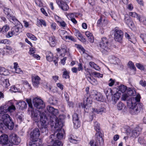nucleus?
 Listing matches in <instances>:
<instances>
[{"instance_id": "f257e3e1", "label": "nucleus", "mask_w": 146, "mask_h": 146, "mask_svg": "<svg viewBox=\"0 0 146 146\" xmlns=\"http://www.w3.org/2000/svg\"><path fill=\"white\" fill-rule=\"evenodd\" d=\"M140 96H137L135 97H131L127 100V95H123V99L124 100H127V106L131 109L130 112L132 114L137 113L143 108L142 104L137 103L140 101Z\"/></svg>"}, {"instance_id": "f03ea898", "label": "nucleus", "mask_w": 146, "mask_h": 146, "mask_svg": "<svg viewBox=\"0 0 146 146\" xmlns=\"http://www.w3.org/2000/svg\"><path fill=\"white\" fill-rule=\"evenodd\" d=\"M100 46L103 54L108 55L110 53L111 50L110 43L108 39L106 37L102 38L100 42Z\"/></svg>"}, {"instance_id": "7ed1b4c3", "label": "nucleus", "mask_w": 146, "mask_h": 146, "mask_svg": "<svg viewBox=\"0 0 146 146\" xmlns=\"http://www.w3.org/2000/svg\"><path fill=\"white\" fill-rule=\"evenodd\" d=\"M40 135L38 129H34L30 134L31 140L29 143L30 146H39L41 143H39L38 139Z\"/></svg>"}, {"instance_id": "20e7f679", "label": "nucleus", "mask_w": 146, "mask_h": 146, "mask_svg": "<svg viewBox=\"0 0 146 146\" xmlns=\"http://www.w3.org/2000/svg\"><path fill=\"white\" fill-rule=\"evenodd\" d=\"M1 120H2L3 123L4 129H2V130L6 128V127H7L10 130H12L14 126L13 122L12 121L11 118L9 115L7 113L1 116Z\"/></svg>"}, {"instance_id": "39448f33", "label": "nucleus", "mask_w": 146, "mask_h": 146, "mask_svg": "<svg viewBox=\"0 0 146 146\" xmlns=\"http://www.w3.org/2000/svg\"><path fill=\"white\" fill-rule=\"evenodd\" d=\"M40 118L41 124L42 127L41 129V132L44 133V135H46L48 133L47 127L49 124V121L48 118L45 117L44 113L41 114Z\"/></svg>"}, {"instance_id": "423d86ee", "label": "nucleus", "mask_w": 146, "mask_h": 146, "mask_svg": "<svg viewBox=\"0 0 146 146\" xmlns=\"http://www.w3.org/2000/svg\"><path fill=\"white\" fill-rule=\"evenodd\" d=\"M94 129L96 131V133L95 134V137L96 141H98L100 145L103 144L104 141L102 137V135L100 131V124L97 122L94 123Z\"/></svg>"}, {"instance_id": "0eeeda50", "label": "nucleus", "mask_w": 146, "mask_h": 146, "mask_svg": "<svg viewBox=\"0 0 146 146\" xmlns=\"http://www.w3.org/2000/svg\"><path fill=\"white\" fill-rule=\"evenodd\" d=\"M21 27H22L23 26L21 24L16 25L15 26L12 27L10 31L6 35V36L7 38H10L13 36V35H17L20 32V29Z\"/></svg>"}, {"instance_id": "6e6552de", "label": "nucleus", "mask_w": 146, "mask_h": 146, "mask_svg": "<svg viewBox=\"0 0 146 146\" xmlns=\"http://www.w3.org/2000/svg\"><path fill=\"white\" fill-rule=\"evenodd\" d=\"M123 36V33L118 27H116L114 31V38L116 41L121 42Z\"/></svg>"}, {"instance_id": "1a4fd4ad", "label": "nucleus", "mask_w": 146, "mask_h": 146, "mask_svg": "<svg viewBox=\"0 0 146 146\" xmlns=\"http://www.w3.org/2000/svg\"><path fill=\"white\" fill-rule=\"evenodd\" d=\"M33 103L35 107L38 109H42L45 107V104L41 99L35 98L33 99Z\"/></svg>"}, {"instance_id": "9d476101", "label": "nucleus", "mask_w": 146, "mask_h": 146, "mask_svg": "<svg viewBox=\"0 0 146 146\" xmlns=\"http://www.w3.org/2000/svg\"><path fill=\"white\" fill-rule=\"evenodd\" d=\"M44 113L46 117L45 114L43 112H42L37 110H33L31 111V116L33 119L36 122H37L40 118V116L42 114Z\"/></svg>"}, {"instance_id": "9b49d317", "label": "nucleus", "mask_w": 146, "mask_h": 146, "mask_svg": "<svg viewBox=\"0 0 146 146\" xmlns=\"http://www.w3.org/2000/svg\"><path fill=\"white\" fill-rule=\"evenodd\" d=\"M11 142L14 145H18L21 142L20 138L16 134L12 133L9 136Z\"/></svg>"}, {"instance_id": "f8f14e48", "label": "nucleus", "mask_w": 146, "mask_h": 146, "mask_svg": "<svg viewBox=\"0 0 146 146\" xmlns=\"http://www.w3.org/2000/svg\"><path fill=\"white\" fill-rule=\"evenodd\" d=\"M92 98L90 97L87 98L84 100L83 107L84 108V110L85 111H87L89 110L91 107V105L92 104Z\"/></svg>"}, {"instance_id": "ddd939ff", "label": "nucleus", "mask_w": 146, "mask_h": 146, "mask_svg": "<svg viewBox=\"0 0 146 146\" xmlns=\"http://www.w3.org/2000/svg\"><path fill=\"white\" fill-rule=\"evenodd\" d=\"M56 3L58 6L63 11H67L69 9V6L67 4L62 1L57 0Z\"/></svg>"}, {"instance_id": "4468645a", "label": "nucleus", "mask_w": 146, "mask_h": 146, "mask_svg": "<svg viewBox=\"0 0 146 146\" xmlns=\"http://www.w3.org/2000/svg\"><path fill=\"white\" fill-rule=\"evenodd\" d=\"M0 143L3 144L2 146H12L9 143L8 136L6 135L0 136Z\"/></svg>"}, {"instance_id": "2eb2a0df", "label": "nucleus", "mask_w": 146, "mask_h": 146, "mask_svg": "<svg viewBox=\"0 0 146 146\" xmlns=\"http://www.w3.org/2000/svg\"><path fill=\"white\" fill-rule=\"evenodd\" d=\"M72 117L74 127L75 128H78L80 126V122L78 115L76 113H74Z\"/></svg>"}, {"instance_id": "dca6fc26", "label": "nucleus", "mask_w": 146, "mask_h": 146, "mask_svg": "<svg viewBox=\"0 0 146 146\" xmlns=\"http://www.w3.org/2000/svg\"><path fill=\"white\" fill-rule=\"evenodd\" d=\"M40 80V78L37 76H33L32 77V84L35 87L37 88L38 87Z\"/></svg>"}, {"instance_id": "f3484780", "label": "nucleus", "mask_w": 146, "mask_h": 146, "mask_svg": "<svg viewBox=\"0 0 146 146\" xmlns=\"http://www.w3.org/2000/svg\"><path fill=\"white\" fill-rule=\"evenodd\" d=\"M141 130V128L139 127L135 128L132 131V136L134 137H138L140 134Z\"/></svg>"}, {"instance_id": "a211bd4d", "label": "nucleus", "mask_w": 146, "mask_h": 146, "mask_svg": "<svg viewBox=\"0 0 146 146\" xmlns=\"http://www.w3.org/2000/svg\"><path fill=\"white\" fill-rule=\"evenodd\" d=\"M69 141L72 143L76 144L79 142L78 138L76 136L72 135H70L68 137Z\"/></svg>"}, {"instance_id": "6ab92c4d", "label": "nucleus", "mask_w": 146, "mask_h": 146, "mask_svg": "<svg viewBox=\"0 0 146 146\" xmlns=\"http://www.w3.org/2000/svg\"><path fill=\"white\" fill-rule=\"evenodd\" d=\"M47 109L48 111L50 113L51 115H58V110L56 109H54L53 107L48 106L47 107Z\"/></svg>"}, {"instance_id": "aec40b11", "label": "nucleus", "mask_w": 146, "mask_h": 146, "mask_svg": "<svg viewBox=\"0 0 146 146\" xmlns=\"http://www.w3.org/2000/svg\"><path fill=\"white\" fill-rule=\"evenodd\" d=\"M75 35L82 42H86V39L84 38L82 35L79 31L78 30L76 31L75 33Z\"/></svg>"}, {"instance_id": "412c9836", "label": "nucleus", "mask_w": 146, "mask_h": 146, "mask_svg": "<svg viewBox=\"0 0 146 146\" xmlns=\"http://www.w3.org/2000/svg\"><path fill=\"white\" fill-rule=\"evenodd\" d=\"M92 111L98 114H102L103 113L105 112L106 109L104 107H101L99 109L92 108Z\"/></svg>"}, {"instance_id": "4be33fe9", "label": "nucleus", "mask_w": 146, "mask_h": 146, "mask_svg": "<svg viewBox=\"0 0 146 146\" xmlns=\"http://www.w3.org/2000/svg\"><path fill=\"white\" fill-rule=\"evenodd\" d=\"M17 105H18L19 108L21 110L26 109L27 107V103L25 101H20L16 103Z\"/></svg>"}, {"instance_id": "5701e85b", "label": "nucleus", "mask_w": 146, "mask_h": 146, "mask_svg": "<svg viewBox=\"0 0 146 146\" xmlns=\"http://www.w3.org/2000/svg\"><path fill=\"white\" fill-rule=\"evenodd\" d=\"M57 115L54 114L51 115L50 117V122L52 123L53 122L54 120H55L56 122V124H58L59 120L58 118H57L56 115Z\"/></svg>"}, {"instance_id": "b1692460", "label": "nucleus", "mask_w": 146, "mask_h": 146, "mask_svg": "<svg viewBox=\"0 0 146 146\" xmlns=\"http://www.w3.org/2000/svg\"><path fill=\"white\" fill-rule=\"evenodd\" d=\"M64 130L62 129H60L56 135L57 137L59 139H62L64 137Z\"/></svg>"}, {"instance_id": "393cba45", "label": "nucleus", "mask_w": 146, "mask_h": 146, "mask_svg": "<svg viewBox=\"0 0 146 146\" xmlns=\"http://www.w3.org/2000/svg\"><path fill=\"white\" fill-rule=\"evenodd\" d=\"M2 82H1V84L4 87L7 88L10 86V84L9 82V80L7 79L1 78Z\"/></svg>"}, {"instance_id": "a878e982", "label": "nucleus", "mask_w": 146, "mask_h": 146, "mask_svg": "<svg viewBox=\"0 0 146 146\" xmlns=\"http://www.w3.org/2000/svg\"><path fill=\"white\" fill-rule=\"evenodd\" d=\"M46 58L47 60L49 62L53 60V55L50 52L47 51L46 52Z\"/></svg>"}, {"instance_id": "bb28decb", "label": "nucleus", "mask_w": 146, "mask_h": 146, "mask_svg": "<svg viewBox=\"0 0 146 146\" xmlns=\"http://www.w3.org/2000/svg\"><path fill=\"white\" fill-rule=\"evenodd\" d=\"M127 94L129 96H134L136 94V92L133 88H129L127 90Z\"/></svg>"}, {"instance_id": "cd10ccee", "label": "nucleus", "mask_w": 146, "mask_h": 146, "mask_svg": "<svg viewBox=\"0 0 146 146\" xmlns=\"http://www.w3.org/2000/svg\"><path fill=\"white\" fill-rule=\"evenodd\" d=\"M4 13L7 15V17L8 18H10L11 17V9L9 8L5 7L4 9Z\"/></svg>"}, {"instance_id": "c85d7f7f", "label": "nucleus", "mask_w": 146, "mask_h": 146, "mask_svg": "<svg viewBox=\"0 0 146 146\" xmlns=\"http://www.w3.org/2000/svg\"><path fill=\"white\" fill-rule=\"evenodd\" d=\"M120 98V96L118 93L114 94L113 96L112 101L113 104L116 103L117 101Z\"/></svg>"}, {"instance_id": "c756f323", "label": "nucleus", "mask_w": 146, "mask_h": 146, "mask_svg": "<svg viewBox=\"0 0 146 146\" xmlns=\"http://www.w3.org/2000/svg\"><path fill=\"white\" fill-rule=\"evenodd\" d=\"M49 42L51 46H54L56 44V40L54 36H51L49 38Z\"/></svg>"}, {"instance_id": "7c9ffc66", "label": "nucleus", "mask_w": 146, "mask_h": 146, "mask_svg": "<svg viewBox=\"0 0 146 146\" xmlns=\"http://www.w3.org/2000/svg\"><path fill=\"white\" fill-rule=\"evenodd\" d=\"M89 65L91 67L94 68L96 70L99 71L100 70V67L93 62H89Z\"/></svg>"}, {"instance_id": "2f4dec72", "label": "nucleus", "mask_w": 146, "mask_h": 146, "mask_svg": "<svg viewBox=\"0 0 146 146\" xmlns=\"http://www.w3.org/2000/svg\"><path fill=\"white\" fill-rule=\"evenodd\" d=\"M129 15L133 17L136 18L139 21H141L140 16L135 12H130L129 13Z\"/></svg>"}, {"instance_id": "473e14b6", "label": "nucleus", "mask_w": 146, "mask_h": 146, "mask_svg": "<svg viewBox=\"0 0 146 146\" xmlns=\"http://www.w3.org/2000/svg\"><path fill=\"white\" fill-rule=\"evenodd\" d=\"M87 78L88 80L93 85H95L97 84V81L93 77H88Z\"/></svg>"}, {"instance_id": "72a5a7b5", "label": "nucleus", "mask_w": 146, "mask_h": 146, "mask_svg": "<svg viewBox=\"0 0 146 146\" xmlns=\"http://www.w3.org/2000/svg\"><path fill=\"white\" fill-rule=\"evenodd\" d=\"M11 17L9 18H8L10 20H11L13 22V23L15 25H19V24H21L18 20L15 17L13 16L12 15H11Z\"/></svg>"}, {"instance_id": "f704fd0d", "label": "nucleus", "mask_w": 146, "mask_h": 146, "mask_svg": "<svg viewBox=\"0 0 146 146\" xmlns=\"http://www.w3.org/2000/svg\"><path fill=\"white\" fill-rule=\"evenodd\" d=\"M16 108L15 106L14 105H11L9 106L7 109L5 110V112H12L13 111L15 110Z\"/></svg>"}, {"instance_id": "c9c22d12", "label": "nucleus", "mask_w": 146, "mask_h": 146, "mask_svg": "<svg viewBox=\"0 0 146 146\" xmlns=\"http://www.w3.org/2000/svg\"><path fill=\"white\" fill-rule=\"evenodd\" d=\"M127 87L123 85H121L118 87L119 90L122 93H123L127 90Z\"/></svg>"}, {"instance_id": "e433bc0d", "label": "nucleus", "mask_w": 146, "mask_h": 146, "mask_svg": "<svg viewBox=\"0 0 146 146\" xmlns=\"http://www.w3.org/2000/svg\"><path fill=\"white\" fill-rule=\"evenodd\" d=\"M66 16L68 18H70V19L77 17L76 13H70L66 15Z\"/></svg>"}, {"instance_id": "4c0bfd02", "label": "nucleus", "mask_w": 146, "mask_h": 146, "mask_svg": "<svg viewBox=\"0 0 146 146\" xmlns=\"http://www.w3.org/2000/svg\"><path fill=\"white\" fill-rule=\"evenodd\" d=\"M125 107L124 104L121 102H119L117 105V108L118 110H121Z\"/></svg>"}, {"instance_id": "58836bf2", "label": "nucleus", "mask_w": 146, "mask_h": 146, "mask_svg": "<svg viewBox=\"0 0 146 146\" xmlns=\"http://www.w3.org/2000/svg\"><path fill=\"white\" fill-rule=\"evenodd\" d=\"M7 70L5 68L3 67H0V74L6 75L7 74L6 72H7Z\"/></svg>"}, {"instance_id": "ea45409f", "label": "nucleus", "mask_w": 146, "mask_h": 146, "mask_svg": "<svg viewBox=\"0 0 146 146\" xmlns=\"http://www.w3.org/2000/svg\"><path fill=\"white\" fill-rule=\"evenodd\" d=\"M60 48L62 51V53H64L67 52V48L66 45L64 44H62L60 47Z\"/></svg>"}, {"instance_id": "a19ab883", "label": "nucleus", "mask_w": 146, "mask_h": 146, "mask_svg": "<svg viewBox=\"0 0 146 146\" xmlns=\"http://www.w3.org/2000/svg\"><path fill=\"white\" fill-rule=\"evenodd\" d=\"M128 65L131 69L133 70L134 71H135L136 69L133 63L131 61H129L128 63Z\"/></svg>"}, {"instance_id": "79ce46f5", "label": "nucleus", "mask_w": 146, "mask_h": 146, "mask_svg": "<svg viewBox=\"0 0 146 146\" xmlns=\"http://www.w3.org/2000/svg\"><path fill=\"white\" fill-rule=\"evenodd\" d=\"M64 39H68L71 40L73 42H76V40L72 36H68L67 35H66L64 37H63Z\"/></svg>"}, {"instance_id": "37998d69", "label": "nucleus", "mask_w": 146, "mask_h": 146, "mask_svg": "<svg viewBox=\"0 0 146 146\" xmlns=\"http://www.w3.org/2000/svg\"><path fill=\"white\" fill-rule=\"evenodd\" d=\"M94 97L98 101H101L102 98V96L99 93L96 94Z\"/></svg>"}, {"instance_id": "c03bdc74", "label": "nucleus", "mask_w": 146, "mask_h": 146, "mask_svg": "<svg viewBox=\"0 0 146 146\" xmlns=\"http://www.w3.org/2000/svg\"><path fill=\"white\" fill-rule=\"evenodd\" d=\"M27 36L32 40H36V38L34 35L30 33H27Z\"/></svg>"}, {"instance_id": "a18cd8bd", "label": "nucleus", "mask_w": 146, "mask_h": 146, "mask_svg": "<svg viewBox=\"0 0 146 146\" xmlns=\"http://www.w3.org/2000/svg\"><path fill=\"white\" fill-rule=\"evenodd\" d=\"M95 137L96 142H94L93 140L91 141L89 143L90 146H98L97 144V142H99V141H96V137Z\"/></svg>"}, {"instance_id": "49530a36", "label": "nucleus", "mask_w": 146, "mask_h": 146, "mask_svg": "<svg viewBox=\"0 0 146 146\" xmlns=\"http://www.w3.org/2000/svg\"><path fill=\"white\" fill-rule=\"evenodd\" d=\"M49 101L50 103L52 104H55L57 102V101L53 98H49Z\"/></svg>"}, {"instance_id": "de8ad7c7", "label": "nucleus", "mask_w": 146, "mask_h": 146, "mask_svg": "<svg viewBox=\"0 0 146 146\" xmlns=\"http://www.w3.org/2000/svg\"><path fill=\"white\" fill-rule=\"evenodd\" d=\"M9 26L7 25H6L2 28V31L6 32L9 30Z\"/></svg>"}, {"instance_id": "09e8293b", "label": "nucleus", "mask_w": 146, "mask_h": 146, "mask_svg": "<svg viewBox=\"0 0 146 146\" xmlns=\"http://www.w3.org/2000/svg\"><path fill=\"white\" fill-rule=\"evenodd\" d=\"M5 110L4 109V106H1L0 107V114H2L0 115L1 117L2 115L4 114L5 113H6Z\"/></svg>"}, {"instance_id": "8fccbe9b", "label": "nucleus", "mask_w": 146, "mask_h": 146, "mask_svg": "<svg viewBox=\"0 0 146 146\" xmlns=\"http://www.w3.org/2000/svg\"><path fill=\"white\" fill-rule=\"evenodd\" d=\"M63 77L66 79L68 78L69 77L68 73L66 71V69H64Z\"/></svg>"}, {"instance_id": "3c124183", "label": "nucleus", "mask_w": 146, "mask_h": 146, "mask_svg": "<svg viewBox=\"0 0 146 146\" xmlns=\"http://www.w3.org/2000/svg\"><path fill=\"white\" fill-rule=\"evenodd\" d=\"M9 42L10 41L7 39L0 40V44H8Z\"/></svg>"}, {"instance_id": "603ef678", "label": "nucleus", "mask_w": 146, "mask_h": 146, "mask_svg": "<svg viewBox=\"0 0 146 146\" xmlns=\"http://www.w3.org/2000/svg\"><path fill=\"white\" fill-rule=\"evenodd\" d=\"M83 49L84 50L82 49V48H81L80 50H81L83 52V53L84 54V56L85 57H86L87 58H88V57H90L91 58H92V57L91 56H90V55H89L88 54L86 53H85V49L83 47Z\"/></svg>"}, {"instance_id": "864d4df0", "label": "nucleus", "mask_w": 146, "mask_h": 146, "mask_svg": "<svg viewBox=\"0 0 146 146\" xmlns=\"http://www.w3.org/2000/svg\"><path fill=\"white\" fill-rule=\"evenodd\" d=\"M115 82V80H113L111 78H110L109 81V83H108V85L110 86H112Z\"/></svg>"}, {"instance_id": "5fc2aeb1", "label": "nucleus", "mask_w": 146, "mask_h": 146, "mask_svg": "<svg viewBox=\"0 0 146 146\" xmlns=\"http://www.w3.org/2000/svg\"><path fill=\"white\" fill-rule=\"evenodd\" d=\"M67 33V32L64 30L61 31L60 32V35L62 37V38L63 39H64L63 37L65 36H63L64 35H65Z\"/></svg>"}, {"instance_id": "6e6d98bb", "label": "nucleus", "mask_w": 146, "mask_h": 146, "mask_svg": "<svg viewBox=\"0 0 146 146\" xmlns=\"http://www.w3.org/2000/svg\"><path fill=\"white\" fill-rule=\"evenodd\" d=\"M15 72L17 73L22 74H23V71L19 67L15 69Z\"/></svg>"}, {"instance_id": "4d7b16f0", "label": "nucleus", "mask_w": 146, "mask_h": 146, "mask_svg": "<svg viewBox=\"0 0 146 146\" xmlns=\"http://www.w3.org/2000/svg\"><path fill=\"white\" fill-rule=\"evenodd\" d=\"M35 2L38 6L40 7L42 5V3L41 0H35Z\"/></svg>"}, {"instance_id": "13d9d810", "label": "nucleus", "mask_w": 146, "mask_h": 146, "mask_svg": "<svg viewBox=\"0 0 146 146\" xmlns=\"http://www.w3.org/2000/svg\"><path fill=\"white\" fill-rule=\"evenodd\" d=\"M26 100L29 105V106L30 108H32L33 107V106L31 102V99H27Z\"/></svg>"}, {"instance_id": "bf43d9fd", "label": "nucleus", "mask_w": 146, "mask_h": 146, "mask_svg": "<svg viewBox=\"0 0 146 146\" xmlns=\"http://www.w3.org/2000/svg\"><path fill=\"white\" fill-rule=\"evenodd\" d=\"M136 66L137 68L141 70H143L144 69L143 66L139 63L136 64Z\"/></svg>"}, {"instance_id": "052dcab7", "label": "nucleus", "mask_w": 146, "mask_h": 146, "mask_svg": "<svg viewBox=\"0 0 146 146\" xmlns=\"http://www.w3.org/2000/svg\"><path fill=\"white\" fill-rule=\"evenodd\" d=\"M39 21L40 23V25H42L44 27H46V23L44 20L42 19H40L39 20Z\"/></svg>"}, {"instance_id": "680f3d73", "label": "nucleus", "mask_w": 146, "mask_h": 146, "mask_svg": "<svg viewBox=\"0 0 146 146\" xmlns=\"http://www.w3.org/2000/svg\"><path fill=\"white\" fill-rule=\"evenodd\" d=\"M125 23L127 25H129V24L131 25V23H132V22L130 19H127V18H125Z\"/></svg>"}, {"instance_id": "e2e57ef3", "label": "nucleus", "mask_w": 146, "mask_h": 146, "mask_svg": "<svg viewBox=\"0 0 146 146\" xmlns=\"http://www.w3.org/2000/svg\"><path fill=\"white\" fill-rule=\"evenodd\" d=\"M11 91L14 92H17L18 91V90L17 88L15 86H12L11 87Z\"/></svg>"}, {"instance_id": "0e129e2a", "label": "nucleus", "mask_w": 146, "mask_h": 146, "mask_svg": "<svg viewBox=\"0 0 146 146\" xmlns=\"http://www.w3.org/2000/svg\"><path fill=\"white\" fill-rule=\"evenodd\" d=\"M102 18L101 17L99 19L97 22V25L98 26H102Z\"/></svg>"}, {"instance_id": "69168bd1", "label": "nucleus", "mask_w": 146, "mask_h": 146, "mask_svg": "<svg viewBox=\"0 0 146 146\" xmlns=\"http://www.w3.org/2000/svg\"><path fill=\"white\" fill-rule=\"evenodd\" d=\"M140 22H142L143 24L146 25V18L144 17H142L140 18Z\"/></svg>"}, {"instance_id": "338daca9", "label": "nucleus", "mask_w": 146, "mask_h": 146, "mask_svg": "<svg viewBox=\"0 0 146 146\" xmlns=\"http://www.w3.org/2000/svg\"><path fill=\"white\" fill-rule=\"evenodd\" d=\"M82 64L81 63H79L78 65V68L77 69L78 71H80V70L82 71L83 70V68L82 67Z\"/></svg>"}, {"instance_id": "774afa93", "label": "nucleus", "mask_w": 146, "mask_h": 146, "mask_svg": "<svg viewBox=\"0 0 146 146\" xmlns=\"http://www.w3.org/2000/svg\"><path fill=\"white\" fill-rule=\"evenodd\" d=\"M88 40L91 43H93L94 41V37L92 36L88 38Z\"/></svg>"}]
</instances>
